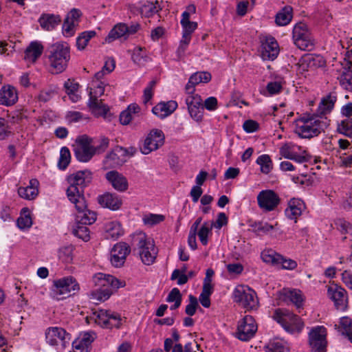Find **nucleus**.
I'll list each match as a JSON object with an SVG mask.
<instances>
[{"label":"nucleus","instance_id":"obj_23","mask_svg":"<svg viewBox=\"0 0 352 352\" xmlns=\"http://www.w3.org/2000/svg\"><path fill=\"white\" fill-rule=\"evenodd\" d=\"M105 178L111 186L118 192H125L129 188L126 177L117 170L107 172L105 174Z\"/></svg>","mask_w":352,"mask_h":352},{"label":"nucleus","instance_id":"obj_60","mask_svg":"<svg viewBox=\"0 0 352 352\" xmlns=\"http://www.w3.org/2000/svg\"><path fill=\"white\" fill-rule=\"evenodd\" d=\"M94 89L91 88L89 91V96H91L94 98H98L102 96L104 92V83L102 81L97 82L96 85H94Z\"/></svg>","mask_w":352,"mask_h":352},{"label":"nucleus","instance_id":"obj_15","mask_svg":"<svg viewBox=\"0 0 352 352\" xmlns=\"http://www.w3.org/2000/svg\"><path fill=\"white\" fill-rule=\"evenodd\" d=\"M257 325L251 316H245L239 323L235 336L241 341H249L255 335Z\"/></svg>","mask_w":352,"mask_h":352},{"label":"nucleus","instance_id":"obj_32","mask_svg":"<svg viewBox=\"0 0 352 352\" xmlns=\"http://www.w3.org/2000/svg\"><path fill=\"white\" fill-rule=\"evenodd\" d=\"M87 106L89 111L96 117H105L109 111V106L104 104L101 99L90 96Z\"/></svg>","mask_w":352,"mask_h":352},{"label":"nucleus","instance_id":"obj_58","mask_svg":"<svg viewBox=\"0 0 352 352\" xmlns=\"http://www.w3.org/2000/svg\"><path fill=\"white\" fill-rule=\"evenodd\" d=\"M58 256L63 262L69 263L73 260V247L66 246L59 250Z\"/></svg>","mask_w":352,"mask_h":352},{"label":"nucleus","instance_id":"obj_10","mask_svg":"<svg viewBox=\"0 0 352 352\" xmlns=\"http://www.w3.org/2000/svg\"><path fill=\"white\" fill-rule=\"evenodd\" d=\"M74 153L78 161L88 162L96 154L95 146L92 145V139L87 135H81L76 138Z\"/></svg>","mask_w":352,"mask_h":352},{"label":"nucleus","instance_id":"obj_55","mask_svg":"<svg viewBox=\"0 0 352 352\" xmlns=\"http://www.w3.org/2000/svg\"><path fill=\"white\" fill-rule=\"evenodd\" d=\"M182 39L184 43L191 40V35L197 28V23L196 22H190L182 25Z\"/></svg>","mask_w":352,"mask_h":352},{"label":"nucleus","instance_id":"obj_54","mask_svg":"<svg viewBox=\"0 0 352 352\" xmlns=\"http://www.w3.org/2000/svg\"><path fill=\"white\" fill-rule=\"evenodd\" d=\"M142 51L141 47H136L131 52L132 61L139 66L143 65L147 60V57Z\"/></svg>","mask_w":352,"mask_h":352},{"label":"nucleus","instance_id":"obj_25","mask_svg":"<svg viewBox=\"0 0 352 352\" xmlns=\"http://www.w3.org/2000/svg\"><path fill=\"white\" fill-rule=\"evenodd\" d=\"M62 19L59 14L43 13L38 19L41 28L45 31L54 30L61 23Z\"/></svg>","mask_w":352,"mask_h":352},{"label":"nucleus","instance_id":"obj_47","mask_svg":"<svg viewBox=\"0 0 352 352\" xmlns=\"http://www.w3.org/2000/svg\"><path fill=\"white\" fill-rule=\"evenodd\" d=\"M283 89V86L279 81H272L267 83L265 89L260 91L261 94L264 96H272L279 94Z\"/></svg>","mask_w":352,"mask_h":352},{"label":"nucleus","instance_id":"obj_4","mask_svg":"<svg viewBox=\"0 0 352 352\" xmlns=\"http://www.w3.org/2000/svg\"><path fill=\"white\" fill-rule=\"evenodd\" d=\"M69 186L67 189V196L69 201L78 199L80 206L82 205L84 188L91 181V173L88 170H80L67 178Z\"/></svg>","mask_w":352,"mask_h":352},{"label":"nucleus","instance_id":"obj_16","mask_svg":"<svg viewBox=\"0 0 352 352\" xmlns=\"http://www.w3.org/2000/svg\"><path fill=\"white\" fill-rule=\"evenodd\" d=\"M327 296L333 302L336 308L345 311L348 307L346 291L340 285L332 284L328 286Z\"/></svg>","mask_w":352,"mask_h":352},{"label":"nucleus","instance_id":"obj_42","mask_svg":"<svg viewBox=\"0 0 352 352\" xmlns=\"http://www.w3.org/2000/svg\"><path fill=\"white\" fill-rule=\"evenodd\" d=\"M160 10L157 0H144L140 7V12L146 17H150Z\"/></svg>","mask_w":352,"mask_h":352},{"label":"nucleus","instance_id":"obj_2","mask_svg":"<svg viewBox=\"0 0 352 352\" xmlns=\"http://www.w3.org/2000/svg\"><path fill=\"white\" fill-rule=\"evenodd\" d=\"M330 120L316 115L304 116L297 122L295 132L302 138L310 139L318 136L327 129Z\"/></svg>","mask_w":352,"mask_h":352},{"label":"nucleus","instance_id":"obj_30","mask_svg":"<svg viewBox=\"0 0 352 352\" xmlns=\"http://www.w3.org/2000/svg\"><path fill=\"white\" fill-rule=\"evenodd\" d=\"M43 49V45L41 42L32 41L25 50L24 59L28 63H35L41 56Z\"/></svg>","mask_w":352,"mask_h":352},{"label":"nucleus","instance_id":"obj_21","mask_svg":"<svg viewBox=\"0 0 352 352\" xmlns=\"http://www.w3.org/2000/svg\"><path fill=\"white\" fill-rule=\"evenodd\" d=\"M279 46L273 37H266L261 41V56L264 60H273L279 54Z\"/></svg>","mask_w":352,"mask_h":352},{"label":"nucleus","instance_id":"obj_51","mask_svg":"<svg viewBox=\"0 0 352 352\" xmlns=\"http://www.w3.org/2000/svg\"><path fill=\"white\" fill-rule=\"evenodd\" d=\"M339 327L342 334H345L352 342V319L348 316L342 317L340 319Z\"/></svg>","mask_w":352,"mask_h":352},{"label":"nucleus","instance_id":"obj_9","mask_svg":"<svg viewBox=\"0 0 352 352\" xmlns=\"http://www.w3.org/2000/svg\"><path fill=\"white\" fill-rule=\"evenodd\" d=\"M292 38L294 44L301 50L311 51L314 48L315 39L305 23L300 22L294 25Z\"/></svg>","mask_w":352,"mask_h":352},{"label":"nucleus","instance_id":"obj_12","mask_svg":"<svg viewBox=\"0 0 352 352\" xmlns=\"http://www.w3.org/2000/svg\"><path fill=\"white\" fill-rule=\"evenodd\" d=\"M96 323L106 329L119 328L121 317L119 314L109 310L99 309L93 313Z\"/></svg>","mask_w":352,"mask_h":352},{"label":"nucleus","instance_id":"obj_59","mask_svg":"<svg viewBox=\"0 0 352 352\" xmlns=\"http://www.w3.org/2000/svg\"><path fill=\"white\" fill-rule=\"evenodd\" d=\"M198 305L197 298L192 295H190L189 303L186 307L185 313L190 316H193L196 312Z\"/></svg>","mask_w":352,"mask_h":352},{"label":"nucleus","instance_id":"obj_13","mask_svg":"<svg viewBox=\"0 0 352 352\" xmlns=\"http://www.w3.org/2000/svg\"><path fill=\"white\" fill-rule=\"evenodd\" d=\"M327 330L323 326H317L309 333V345L313 352H326Z\"/></svg>","mask_w":352,"mask_h":352},{"label":"nucleus","instance_id":"obj_14","mask_svg":"<svg viewBox=\"0 0 352 352\" xmlns=\"http://www.w3.org/2000/svg\"><path fill=\"white\" fill-rule=\"evenodd\" d=\"M164 134L160 129H152L140 147L142 154L148 155L152 151L157 150L164 144Z\"/></svg>","mask_w":352,"mask_h":352},{"label":"nucleus","instance_id":"obj_29","mask_svg":"<svg viewBox=\"0 0 352 352\" xmlns=\"http://www.w3.org/2000/svg\"><path fill=\"white\" fill-rule=\"evenodd\" d=\"M212 76L208 72H197L194 73L189 78L188 82L186 85V90L188 94H193L195 86L200 83H207L210 81Z\"/></svg>","mask_w":352,"mask_h":352},{"label":"nucleus","instance_id":"obj_28","mask_svg":"<svg viewBox=\"0 0 352 352\" xmlns=\"http://www.w3.org/2000/svg\"><path fill=\"white\" fill-rule=\"evenodd\" d=\"M177 108V103L175 100H169L166 102H161L152 109L153 114L160 118H165L172 114Z\"/></svg>","mask_w":352,"mask_h":352},{"label":"nucleus","instance_id":"obj_37","mask_svg":"<svg viewBox=\"0 0 352 352\" xmlns=\"http://www.w3.org/2000/svg\"><path fill=\"white\" fill-rule=\"evenodd\" d=\"M105 237L113 240L118 239L124 234L121 223L117 221L107 222L104 225Z\"/></svg>","mask_w":352,"mask_h":352},{"label":"nucleus","instance_id":"obj_31","mask_svg":"<svg viewBox=\"0 0 352 352\" xmlns=\"http://www.w3.org/2000/svg\"><path fill=\"white\" fill-rule=\"evenodd\" d=\"M39 182L36 179H32L29 182V185L18 188V194L20 197L26 200L34 199L38 194Z\"/></svg>","mask_w":352,"mask_h":352},{"label":"nucleus","instance_id":"obj_46","mask_svg":"<svg viewBox=\"0 0 352 352\" xmlns=\"http://www.w3.org/2000/svg\"><path fill=\"white\" fill-rule=\"evenodd\" d=\"M283 295L286 299L290 300L297 307L302 305V297L300 291L296 289H284Z\"/></svg>","mask_w":352,"mask_h":352},{"label":"nucleus","instance_id":"obj_24","mask_svg":"<svg viewBox=\"0 0 352 352\" xmlns=\"http://www.w3.org/2000/svg\"><path fill=\"white\" fill-rule=\"evenodd\" d=\"M324 65L325 61L321 56L311 54L303 56L299 61V68L303 72L315 70Z\"/></svg>","mask_w":352,"mask_h":352},{"label":"nucleus","instance_id":"obj_3","mask_svg":"<svg viewBox=\"0 0 352 352\" xmlns=\"http://www.w3.org/2000/svg\"><path fill=\"white\" fill-rule=\"evenodd\" d=\"M48 60L52 73L60 74L65 70L70 59V50L65 42H56L48 49Z\"/></svg>","mask_w":352,"mask_h":352},{"label":"nucleus","instance_id":"obj_22","mask_svg":"<svg viewBox=\"0 0 352 352\" xmlns=\"http://www.w3.org/2000/svg\"><path fill=\"white\" fill-rule=\"evenodd\" d=\"M70 201L75 205L77 210V213L76 214V222L84 225H91L96 221V214L94 212L87 208L85 198L83 199L82 206H80V202L78 199Z\"/></svg>","mask_w":352,"mask_h":352},{"label":"nucleus","instance_id":"obj_39","mask_svg":"<svg viewBox=\"0 0 352 352\" xmlns=\"http://www.w3.org/2000/svg\"><path fill=\"white\" fill-rule=\"evenodd\" d=\"M127 37V25L125 23H118L109 32L105 38V41L109 43L116 39L121 38L126 39Z\"/></svg>","mask_w":352,"mask_h":352},{"label":"nucleus","instance_id":"obj_5","mask_svg":"<svg viewBox=\"0 0 352 352\" xmlns=\"http://www.w3.org/2000/svg\"><path fill=\"white\" fill-rule=\"evenodd\" d=\"M80 289L79 284L72 276L53 280L50 289V296L58 300L76 294Z\"/></svg>","mask_w":352,"mask_h":352},{"label":"nucleus","instance_id":"obj_50","mask_svg":"<svg viewBox=\"0 0 352 352\" xmlns=\"http://www.w3.org/2000/svg\"><path fill=\"white\" fill-rule=\"evenodd\" d=\"M71 161V153L69 148L63 146L60 151V157L58 162V167L60 170H65Z\"/></svg>","mask_w":352,"mask_h":352},{"label":"nucleus","instance_id":"obj_18","mask_svg":"<svg viewBox=\"0 0 352 352\" xmlns=\"http://www.w3.org/2000/svg\"><path fill=\"white\" fill-rule=\"evenodd\" d=\"M128 151L122 146H116L109 153L103 160V166L105 169L116 168L121 166L126 162Z\"/></svg>","mask_w":352,"mask_h":352},{"label":"nucleus","instance_id":"obj_38","mask_svg":"<svg viewBox=\"0 0 352 352\" xmlns=\"http://www.w3.org/2000/svg\"><path fill=\"white\" fill-rule=\"evenodd\" d=\"M140 107L136 104H131L127 109L121 112L120 115V123L123 125H127L133 120L135 116H139Z\"/></svg>","mask_w":352,"mask_h":352},{"label":"nucleus","instance_id":"obj_11","mask_svg":"<svg viewBox=\"0 0 352 352\" xmlns=\"http://www.w3.org/2000/svg\"><path fill=\"white\" fill-rule=\"evenodd\" d=\"M45 340L47 344L62 351L69 345L71 336L61 327H52L45 331Z\"/></svg>","mask_w":352,"mask_h":352},{"label":"nucleus","instance_id":"obj_26","mask_svg":"<svg viewBox=\"0 0 352 352\" xmlns=\"http://www.w3.org/2000/svg\"><path fill=\"white\" fill-rule=\"evenodd\" d=\"M300 146L292 142L286 143L280 148V154L286 159L294 160L298 163L306 162V157L298 153Z\"/></svg>","mask_w":352,"mask_h":352},{"label":"nucleus","instance_id":"obj_53","mask_svg":"<svg viewBox=\"0 0 352 352\" xmlns=\"http://www.w3.org/2000/svg\"><path fill=\"white\" fill-rule=\"evenodd\" d=\"M87 226L76 222V225L73 229V234L85 241H89L90 239L89 230Z\"/></svg>","mask_w":352,"mask_h":352},{"label":"nucleus","instance_id":"obj_34","mask_svg":"<svg viewBox=\"0 0 352 352\" xmlns=\"http://www.w3.org/2000/svg\"><path fill=\"white\" fill-rule=\"evenodd\" d=\"M18 100L15 88L10 85L3 86L0 92V104L6 106L14 104Z\"/></svg>","mask_w":352,"mask_h":352},{"label":"nucleus","instance_id":"obj_49","mask_svg":"<svg viewBox=\"0 0 352 352\" xmlns=\"http://www.w3.org/2000/svg\"><path fill=\"white\" fill-rule=\"evenodd\" d=\"M337 131L346 137H352V118H345L338 123Z\"/></svg>","mask_w":352,"mask_h":352},{"label":"nucleus","instance_id":"obj_35","mask_svg":"<svg viewBox=\"0 0 352 352\" xmlns=\"http://www.w3.org/2000/svg\"><path fill=\"white\" fill-rule=\"evenodd\" d=\"M336 100L337 97L331 94L322 98L318 104L316 116L326 117L333 110Z\"/></svg>","mask_w":352,"mask_h":352},{"label":"nucleus","instance_id":"obj_17","mask_svg":"<svg viewBox=\"0 0 352 352\" xmlns=\"http://www.w3.org/2000/svg\"><path fill=\"white\" fill-rule=\"evenodd\" d=\"M185 100L190 117L196 122H200L204 117V106L201 96L198 94H188Z\"/></svg>","mask_w":352,"mask_h":352},{"label":"nucleus","instance_id":"obj_43","mask_svg":"<svg viewBox=\"0 0 352 352\" xmlns=\"http://www.w3.org/2000/svg\"><path fill=\"white\" fill-rule=\"evenodd\" d=\"M292 19V8L285 6L276 15L275 21L278 25L284 26L287 25Z\"/></svg>","mask_w":352,"mask_h":352},{"label":"nucleus","instance_id":"obj_56","mask_svg":"<svg viewBox=\"0 0 352 352\" xmlns=\"http://www.w3.org/2000/svg\"><path fill=\"white\" fill-rule=\"evenodd\" d=\"M78 25L74 24V22H70L68 19H65L63 21L62 26V32L64 36L71 37L74 35L76 31V27Z\"/></svg>","mask_w":352,"mask_h":352},{"label":"nucleus","instance_id":"obj_62","mask_svg":"<svg viewBox=\"0 0 352 352\" xmlns=\"http://www.w3.org/2000/svg\"><path fill=\"white\" fill-rule=\"evenodd\" d=\"M336 226L342 233H347L352 235V225L350 223L340 219L337 221Z\"/></svg>","mask_w":352,"mask_h":352},{"label":"nucleus","instance_id":"obj_33","mask_svg":"<svg viewBox=\"0 0 352 352\" xmlns=\"http://www.w3.org/2000/svg\"><path fill=\"white\" fill-rule=\"evenodd\" d=\"M305 209L304 202L300 199H292L286 208L285 213L287 218L296 220Z\"/></svg>","mask_w":352,"mask_h":352},{"label":"nucleus","instance_id":"obj_44","mask_svg":"<svg viewBox=\"0 0 352 352\" xmlns=\"http://www.w3.org/2000/svg\"><path fill=\"white\" fill-rule=\"evenodd\" d=\"M338 79L343 89L352 93V68L343 70Z\"/></svg>","mask_w":352,"mask_h":352},{"label":"nucleus","instance_id":"obj_20","mask_svg":"<svg viewBox=\"0 0 352 352\" xmlns=\"http://www.w3.org/2000/svg\"><path fill=\"white\" fill-rule=\"evenodd\" d=\"M131 252L130 246L124 242H120L114 245L113 247L110 261L112 265L116 267L122 266L126 261V258Z\"/></svg>","mask_w":352,"mask_h":352},{"label":"nucleus","instance_id":"obj_1","mask_svg":"<svg viewBox=\"0 0 352 352\" xmlns=\"http://www.w3.org/2000/svg\"><path fill=\"white\" fill-rule=\"evenodd\" d=\"M93 281L98 288L91 292L89 296L95 304L107 300L111 294V288L118 289L125 286L124 281H120L111 275L102 273L95 274L93 277Z\"/></svg>","mask_w":352,"mask_h":352},{"label":"nucleus","instance_id":"obj_8","mask_svg":"<svg viewBox=\"0 0 352 352\" xmlns=\"http://www.w3.org/2000/svg\"><path fill=\"white\" fill-rule=\"evenodd\" d=\"M233 299L246 311L256 309L258 300L256 292L248 286L239 285L233 292Z\"/></svg>","mask_w":352,"mask_h":352},{"label":"nucleus","instance_id":"obj_40","mask_svg":"<svg viewBox=\"0 0 352 352\" xmlns=\"http://www.w3.org/2000/svg\"><path fill=\"white\" fill-rule=\"evenodd\" d=\"M265 352H289V344L283 339L271 340L265 346Z\"/></svg>","mask_w":352,"mask_h":352},{"label":"nucleus","instance_id":"obj_19","mask_svg":"<svg viewBox=\"0 0 352 352\" xmlns=\"http://www.w3.org/2000/svg\"><path fill=\"white\" fill-rule=\"evenodd\" d=\"M259 207L265 211L274 210L280 203L278 195L272 190L261 191L257 196Z\"/></svg>","mask_w":352,"mask_h":352},{"label":"nucleus","instance_id":"obj_48","mask_svg":"<svg viewBox=\"0 0 352 352\" xmlns=\"http://www.w3.org/2000/svg\"><path fill=\"white\" fill-rule=\"evenodd\" d=\"M256 162L260 166L261 171L264 174H268L272 169V161L267 154L260 155Z\"/></svg>","mask_w":352,"mask_h":352},{"label":"nucleus","instance_id":"obj_36","mask_svg":"<svg viewBox=\"0 0 352 352\" xmlns=\"http://www.w3.org/2000/svg\"><path fill=\"white\" fill-rule=\"evenodd\" d=\"M94 334L91 333H84L78 338L72 342L75 352H88L89 346L94 341Z\"/></svg>","mask_w":352,"mask_h":352},{"label":"nucleus","instance_id":"obj_45","mask_svg":"<svg viewBox=\"0 0 352 352\" xmlns=\"http://www.w3.org/2000/svg\"><path fill=\"white\" fill-rule=\"evenodd\" d=\"M96 35L94 30L85 31L79 34L76 38V46L79 50H84L91 38Z\"/></svg>","mask_w":352,"mask_h":352},{"label":"nucleus","instance_id":"obj_64","mask_svg":"<svg viewBox=\"0 0 352 352\" xmlns=\"http://www.w3.org/2000/svg\"><path fill=\"white\" fill-rule=\"evenodd\" d=\"M243 129L246 133H254L258 130L259 124L255 120H248L244 122Z\"/></svg>","mask_w":352,"mask_h":352},{"label":"nucleus","instance_id":"obj_57","mask_svg":"<svg viewBox=\"0 0 352 352\" xmlns=\"http://www.w3.org/2000/svg\"><path fill=\"white\" fill-rule=\"evenodd\" d=\"M164 220V216L162 214H148L144 215L143 217V222L144 224L153 226L158 224Z\"/></svg>","mask_w":352,"mask_h":352},{"label":"nucleus","instance_id":"obj_63","mask_svg":"<svg viewBox=\"0 0 352 352\" xmlns=\"http://www.w3.org/2000/svg\"><path fill=\"white\" fill-rule=\"evenodd\" d=\"M340 64L343 67V70L352 69V50L345 52Z\"/></svg>","mask_w":352,"mask_h":352},{"label":"nucleus","instance_id":"obj_7","mask_svg":"<svg viewBox=\"0 0 352 352\" xmlns=\"http://www.w3.org/2000/svg\"><path fill=\"white\" fill-rule=\"evenodd\" d=\"M134 242H137L139 254L142 261L146 265L152 264L157 256V252L151 239L146 237L145 233L139 232L134 236Z\"/></svg>","mask_w":352,"mask_h":352},{"label":"nucleus","instance_id":"obj_6","mask_svg":"<svg viewBox=\"0 0 352 352\" xmlns=\"http://www.w3.org/2000/svg\"><path fill=\"white\" fill-rule=\"evenodd\" d=\"M273 318L290 333H298L304 327V323L299 316L286 309H276Z\"/></svg>","mask_w":352,"mask_h":352},{"label":"nucleus","instance_id":"obj_61","mask_svg":"<svg viewBox=\"0 0 352 352\" xmlns=\"http://www.w3.org/2000/svg\"><path fill=\"white\" fill-rule=\"evenodd\" d=\"M11 133L7 121L0 117V140H5Z\"/></svg>","mask_w":352,"mask_h":352},{"label":"nucleus","instance_id":"obj_41","mask_svg":"<svg viewBox=\"0 0 352 352\" xmlns=\"http://www.w3.org/2000/svg\"><path fill=\"white\" fill-rule=\"evenodd\" d=\"M261 257L264 263L276 267L280 266V261H282V255L272 249H265L262 251Z\"/></svg>","mask_w":352,"mask_h":352},{"label":"nucleus","instance_id":"obj_27","mask_svg":"<svg viewBox=\"0 0 352 352\" xmlns=\"http://www.w3.org/2000/svg\"><path fill=\"white\" fill-rule=\"evenodd\" d=\"M98 203L111 210H119L122 205L121 197L116 193L106 192L98 197Z\"/></svg>","mask_w":352,"mask_h":352},{"label":"nucleus","instance_id":"obj_52","mask_svg":"<svg viewBox=\"0 0 352 352\" xmlns=\"http://www.w3.org/2000/svg\"><path fill=\"white\" fill-rule=\"evenodd\" d=\"M212 224L209 222H204L199 230L197 232V234L199 236L200 242L202 245H206L208 244V237L210 234L212 233Z\"/></svg>","mask_w":352,"mask_h":352}]
</instances>
